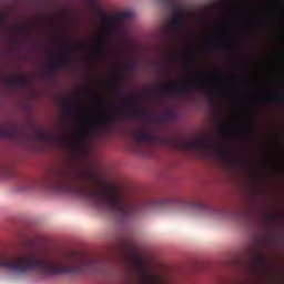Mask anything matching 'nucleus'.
<instances>
[{
  "label": "nucleus",
  "mask_w": 284,
  "mask_h": 284,
  "mask_svg": "<svg viewBox=\"0 0 284 284\" xmlns=\"http://www.w3.org/2000/svg\"><path fill=\"white\" fill-rule=\"evenodd\" d=\"M47 187L55 192H67L85 199L101 212H113L122 219H130L139 212L141 203L125 202L121 193L112 186H104L99 190L97 185L101 183V178L90 171H72L71 169H60L48 175L43 180Z\"/></svg>",
  "instance_id": "nucleus-1"
},
{
  "label": "nucleus",
  "mask_w": 284,
  "mask_h": 284,
  "mask_svg": "<svg viewBox=\"0 0 284 284\" xmlns=\"http://www.w3.org/2000/svg\"><path fill=\"white\" fill-rule=\"evenodd\" d=\"M101 262L79 252H65L43 255L27 251L9 258H0V270H8L16 276H26L39 272L44 276H61L63 274H97Z\"/></svg>",
  "instance_id": "nucleus-2"
},
{
  "label": "nucleus",
  "mask_w": 284,
  "mask_h": 284,
  "mask_svg": "<svg viewBox=\"0 0 284 284\" xmlns=\"http://www.w3.org/2000/svg\"><path fill=\"white\" fill-rule=\"evenodd\" d=\"M171 145L174 150H180L182 152H187L190 150H205L212 151L216 150L217 154L224 161L232 159V151L227 148H217L216 142L212 139H195V140H183V139H173L171 140Z\"/></svg>",
  "instance_id": "nucleus-3"
},
{
  "label": "nucleus",
  "mask_w": 284,
  "mask_h": 284,
  "mask_svg": "<svg viewBox=\"0 0 284 284\" xmlns=\"http://www.w3.org/2000/svg\"><path fill=\"white\" fill-rule=\"evenodd\" d=\"M118 121L119 118L109 116L98 121L91 128L83 124L82 131L78 133L77 149L83 150V148H85L88 144V141H90V136H94V134H101V132L108 130V125H112V123H116Z\"/></svg>",
  "instance_id": "nucleus-4"
},
{
  "label": "nucleus",
  "mask_w": 284,
  "mask_h": 284,
  "mask_svg": "<svg viewBox=\"0 0 284 284\" xmlns=\"http://www.w3.org/2000/svg\"><path fill=\"white\" fill-rule=\"evenodd\" d=\"M160 90L164 94L183 97L189 94V92H205L207 91V85L203 82L165 83L160 87Z\"/></svg>",
  "instance_id": "nucleus-5"
},
{
  "label": "nucleus",
  "mask_w": 284,
  "mask_h": 284,
  "mask_svg": "<svg viewBox=\"0 0 284 284\" xmlns=\"http://www.w3.org/2000/svg\"><path fill=\"white\" fill-rule=\"evenodd\" d=\"M132 139L135 141L136 145H141V143H154L155 145L164 146L168 145V136L154 132V129L149 125H143L133 131Z\"/></svg>",
  "instance_id": "nucleus-6"
},
{
  "label": "nucleus",
  "mask_w": 284,
  "mask_h": 284,
  "mask_svg": "<svg viewBox=\"0 0 284 284\" xmlns=\"http://www.w3.org/2000/svg\"><path fill=\"white\" fill-rule=\"evenodd\" d=\"M169 6L174 8L172 16L170 17V34H179L185 26L183 8L176 4V0H165Z\"/></svg>",
  "instance_id": "nucleus-7"
},
{
  "label": "nucleus",
  "mask_w": 284,
  "mask_h": 284,
  "mask_svg": "<svg viewBox=\"0 0 284 284\" xmlns=\"http://www.w3.org/2000/svg\"><path fill=\"white\" fill-rule=\"evenodd\" d=\"M171 203H175V205H180L181 207H200L201 210H210V205L203 202H192L181 197L166 201H151L149 206L159 210L161 207H165V205L168 207Z\"/></svg>",
  "instance_id": "nucleus-8"
},
{
  "label": "nucleus",
  "mask_w": 284,
  "mask_h": 284,
  "mask_svg": "<svg viewBox=\"0 0 284 284\" xmlns=\"http://www.w3.org/2000/svg\"><path fill=\"white\" fill-rule=\"evenodd\" d=\"M93 12L95 17H99L104 23V26H112L115 21H130L132 19V14L128 11L118 13L116 17H106L103 12V9L100 6H93Z\"/></svg>",
  "instance_id": "nucleus-9"
},
{
  "label": "nucleus",
  "mask_w": 284,
  "mask_h": 284,
  "mask_svg": "<svg viewBox=\"0 0 284 284\" xmlns=\"http://www.w3.org/2000/svg\"><path fill=\"white\" fill-rule=\"evenodd\" d=\"M74 65H77V60H74L73 58L58 55L48 67V71L50 77H55L57 72H59L61 68H74Z\"/></svg>",
  "instance_id": "nucleus-10"
},
{
  "label": "nucleus",
  "mask_w": 284,
  "mask_h": 284,
  "mask_svg": "<svg viewBox=\"0 0 284 284\" xmlns=\"http://www.w3.org/2000/svg\"><path fill=\"white\" fill-rule=\"evenodd\" d=\"M126 103H129L130 105L128 110V116H133L135 119H146V116H150V114L143 112V110L139 108V103L136 102V100L128 98Z\"/></svg>",
  "instance_id": "nucleus-11"
},
{
  "label": "nucleus",
  "mask_w": 284,
  "mask_h": 284,
  "mask_svg": "<svg viewBox=\"0 0 284 284\" xmlns=\"http://www.w3.org/2000/svg\"><path fill=\"white\" fill-rule=\"evenodd\" d=\"M267 265V255L258 253L248 262L251 272H261Z\"/></svg>",
  "instance_id": "nucleus-12"
},
{
  "label": "nucleus",
  "mask_w": 284,
  "mask_h": 284,
  "mask_svg": "<svg viewBox=\"0 0 284 284\" xmlns=\"http://www.w3.org/2000/svg\"><path fill=\"white\" fill-rule=\"evenodd\" d=\"M0 136L2 139H9V141H17L21 136V131L14 125H1Z\"/></svg>",
  "instance_id": "nucleus-13"
},
{
  "label": "nucleus",
  "mask_w": 284,
  "mask_h": 284,
  "mask_svg": "<svg viewBox=\"0 0 284 284\" xmlns=\"http://www.w3.org/2000/svg\"><path fill=\"white\" fill-rule=\"evenodd\" d=\"M7 83L10 85V88H30V79L23 75L9 77L7 78Z\"/></svg>",
  "instance_id": "nucleus-14"
},
{
  "label": "nucleus",
  "mask_w": 284,
  "mask_h": 284,
  "mask_svg": "<svg viewBox=\"0 0 284 284\" xmlns=\"http://www.w3.org/2000/svg\"><path fill=\"white\" fill-rule=\"evenodd\" d=\"M97 52L100 57H108L110 54V44L108 43V37H100L97 44Z\"/></svg>",
  "instance_id": "nucleus-15"
},
{
  "label": "nucleus",
  "mask_w": 284,
  "mask_h": 284,
  "mask_svg": "<svg viewBox=\"0 0 284 284\" xmlns=\"http://www.w3.org/2000/svg\"><path fill=\"white\" fill-rule=\"evenodd\" d=\"M138 274L141 284H156V277L150 274L145 268H139Z\"/></svg>",
  "instance_id": "nucleus-16"
},
{
  "label": "nucleus",
  "mask_w": 284,
  "mask_h": 284,
  "mask_svg": "<svg viewBox=\"0 0 284 284\" xmlns=\"http://www.w3.org/2000/svg\"><path fill=\"white\" fill-rule=\"evenodd\" d=\"M36 139L38 141H63V139L59 138V136H54L52 133H48V132H38L36 134Z\"/></svg>",
  "instance_id": "nucleus-17"
},
{
  "label": "nucleus",
  "mask_w": 284,
  "mask_h": 284,
  "mask_svg": "<svg viewBox=\"0 0 284 284\" xmlns=\"http://www.w3.org/2000/svg\"><path fill=\"white\" fill-rule=\"evenodd\" d=\"M211 44L213 48H219L220 50H227L230 48V41L226 38H215Z\"/></svg>",
  "instance_id": "nucleus-18"
},
{
  "label": "nucleus",
  "mask_w": 284,
  "mask_h": 284,
  "mask_svg": "<svg viewBox=\"0 0 284 284\" xmlns=\"http://www.w3.org/2000/svg\"><path fill=\"white\" fill-rule=\"evenodd\" d=\"M174 120H176V112L172 110H166L160 119V121H165V122H170Z\"/></svg>",
  "instance_id": "nucleus-19"
},
{
  "label": "nucleus",
  "mask_w": 284,
  "mask_h": 284,
  "mask_svg": "<svg viewBox=\"0 0 284 284\" xmlns=\"http://www.w3.org/2000/svg\"><path fill=\"white\" fill-rule=\"evenodd\" d=\"M126 68L131 74H136V70H138L139 65L136 64V61L130 60Z\"/></svg>",
  "instance_id": "nucleus-20"
},
{
  "label": "nucleus",
  "mask_w": 284,
  "mask_h": 284,
  "mask_svg": "<svg viewBox=\"0 0 284 284\" xmlns=\"http://www.w3.org/2000/svg\"><path fill=\"white\" fill-rule=\"evenodd\" d=\"M244 134L251 141H254V139H256V133L254 132V129L252 126L246 128Z\"/></svg>",
  "instance_id": "nucleus-21"
},
{
  "label": "nucleus",
  "mask_w": 284,
  "mask_h": 284,
  "mask_svg": "<svg viewBox=\"0 0 284 284\" xmlns=\"http://www.w3.org/2000/svg\"><path fill=\"white\" fill-rule=\"evenodd\" d=\"M67 48H74L75 50H83L85 44L83 42H70L65 44Z\"/></svg>",
  "instance_id": "nucleus-22"
},
{
  "label": "nucleus",
  "mask_w": 284,
  "mask_h": 284,
  "mask_svg": "<svg viewBox=\"0 0 284 284\" xmlns=\"http://www.w3.org/2000/svg\"><path fill=\"white\" fill-rule=\"evenodd\" d=\"M14 30L18 32V34H28V32H30V28L26 26H18L14 28Z\"/></svg>",
  "instance_id": "nucleus-23"
},
{
  "label": "nucleus",
  "mask_w": 284,
  "mask_h": 284,
  "mask_svg": "<svg viewBox=\"0 0 284 284\" xmlns=\"http://www.w3.org/2000/svg\"><path fill=\"white\" fill-rule=\"evenodd\" d=\"M74 103V100H65L63 103V110L64 112H72V104Z\"/></svg>",
  "instance_id": "nucleus-24"
},
{
  "label": "nucleus",
  "mask_w": 284,
  "mask_h": 284,
  "mask_svg": "<svg viewBox=\"0 0 284 284\" xmlns=\"http://www.w3.org/2000/svg\"><path fill=\"white\" fill-rule=\"evenodd\" d=\"M207 103L209 105H212V108H216V100L214 99V95L207 97Z\"/></svg>",
  "instance_id": "nucleus-25"
},
{
  "label": "nucleus",
  "mask_w": 284,
  "mask_h": 284,
  "mask_svg": "<svg viewBox=\"0 0 284 284\" xmlns=\"http://www.w3.org/2000/svg\"><path fill=\"white\" fill-rule=\"evenodd\" d=\"M112 90L115 94H121V84L120 83H114L112 87Z\"/></svg>",
  "instance_id": "nucleus-26"
},
{
  "label": "nucleus",
  "mask_w": 284,
  "mask_h": 284,
  "mask_svg": "<svg viewBox=\"0 0 284 284\" xmlns=\"http://www.w3.org/2000/svg\"><path fill=\"white\" fill-rule=\"evenodd\" d=\"M221 130H222V132H227V130H230V124L229 123H222L221 124Z\"/></svg>",
  "instance_id": "nucleus-27"
},
{
  "label": "nucleus",
  "mask_w": 284,
  "mask_h": 284,
  "mask_svg": "<svg viewBox=\"0 0 284 284\" xmlns=\"http://www.w3.org/2000/svg\"><path fill=\"white\" fill-rule=\"evenodd\" d=\"M19 45V42H14L13 44H12V48H17Z\"/></svg>",
  "instance_id": "nucleus-28"
},
{
  "label": "nucleus",
  "mask_w": 284,
  "mask_h": 284,
  "mask_svg": "<svg viewBox=\"0 0 284 284\" xmlns=\"http://www.w3.org/2000/svg\"><path fill=\"white\" fill-rule=\"evenodd\" d=\"M161 72H165V65H161Z\"/></svg>",
  "instance_id": "nucleus-29"
},
{
  "label": "nucleus",
  "mask_w": 284,
  "mask_h": 284,
  "mask_svg": "<svg viewBox=\"0 0 284 284\" xmlns=\"http://www.w3.org/2000/svg\"><path fill=\"white\" fill-rule=\"evenodd\" d=\"M30 187V182H28V186L23 187V190H29Z\"/></svg>",
  "instance_id": "nucleus-30"
},
{
  "label": "nucleus",
  "mask_w": 284,
  "mask_h": 284,
  "mask_svg": "<svg viewBox=\"0 0 284 284\" xmlns=\"http://www.w3.org/2000/svg\"><path fill=\"white\" fill-rule=\"evenodd\" d=\"M172 57H179V53L174 52L172 53Z\"/></svg>",
  "instance_id": "nucleus-31"
},
{
  "label": "nucleus",
  "mask_w": 284,
  "mask_h": 284,
  "mask_svg": "<svg viewBox=\"0 0 284 284\" xmlns=\"http://www.w3.org/2000/svg\"><path fill=\"white\" fill-rule=\"evenodd\" d=\"M268 219H270V221H272V219H274V216L270 215Z\"/></svg>",
  "instance_id": "nucleus-32"
},
{
  "label": "nucleus",
  "mask_w": 284,
  "mask_h": 284,
  "mask_svg": "<svg viewBox=\"0 0 284 284\" xmlns=\"http://www.w3.org/2000/svg\"><path fill=\"white\" fill-rule=\"evenodd\" d=\"M222 1L230 2V1H232V0H222Z\"/></svg>",
  "instance_id": "nucleus-33"
},
{
  "label": "nucleus",
  "mask_w": 284,
  "mask_h": 284,
  "mask_svg": "<svg viewBox=\"0 0 284 284\" xmlns=\"http://www.w3.org/2000/svg\"><path fill=\"white\" fill-rule=\"evenodd\" d=\"M281 37H284V34H283V33H281Z\"/></svg>",
  "instance_id": "nucleus-34"
}]
</instances>
